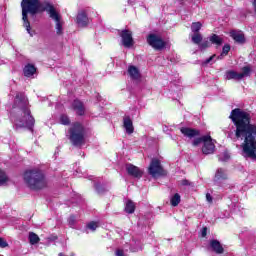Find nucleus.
<instances>
[{
	"instance_id": "17",
	"label": "nucleus",
	"mask_w": 256,
	"mask_h": 256,
	"mask_svg": "<svg viewBox=\"0 0 256 256\" xmlns=\"http://www.w3.org/2000/svg\"><path fill=\"white\" fill-rule=\"evenodd\" d=\"M210 247L212 251L217 255H223V253H225V248H223V245H221V242H219V240H210Z\"/></svg>"
},
{
	"instance_id": "35",
	"label": "nucleus",
	"mask_w": 256,
	"mask_h": 256,
	"mask_svg": "<svg viewBox=\"0 0 256 256\" xmlns=\"http://www.w3.org/2000/svg\"><path fill=\"white\" fill-rule=\"evenodd\" d=\"M200 49H208V47H211V43L209 41L200 42L199 45Z\"/></svg>"
},
{
	"instance_id": "11",
	"label": "nucleus",
	"mask_w": 256,
	"mask_h": 256,
	"mask_svg": "<svg viewBox=\"0 0 256 256\" xmlns=\"http://www.w3.org/2000/svg\"><path fill=\"white\" fill-rule=\"evenodd\" d=\"M180 132L182 133V135H184V137H188V139H194V137L201 136V130L195 128L182 127L180 129Z\"/></svg>"
},
{
	"instance_id": "3",
	"label": "nucleus",
	"mask_w": 256,
	"mask_h": 256,
	"mask_svg": "<svg viewBox=\"0 0 256 256\" xmlns=\"http://www.w3.org/2000/svg\"><path fill=\"white\" fill-rule=\"evenodd\" d=\"M55 5L51 2L41 3V0H22L21 9H22V21L23 27H25L30 37H33L35 31H31V22H29V15L35 17L39 13H48Z\"/></svg>"
},
{
	"instance_id": "43",
	"label": "nucleus",
	"mask_w": 256,
	"mask_h": 256,
	"mask_svg": "<svg viewBox=\"0 0 256 256\" xmlns=\"http://www.w3.org/2000/svg\"><path fill=\"white\" fill-rule=\"evenodd\" d=\"M58 256H65V255H63V253H60Z\"/></svg>"
},
{
	"instance_id": "15",
	"label": "nucleus",
	"mask_w": 256,
	"mask_h": 256,
	"mask_svg": "<svg viewBox=\"0 0 256 256\" xmlns=\"http://www.w3.org/2000/svg\"><path fill=\"white\" fill-rule=\"evenodd\" d=\"M230 37L238 43V45H245L247 39H245V34L241 31L237 32V30H232L230 32Z\"/></svg>"
},
{
	"instance_id": "40",
	"label": "nucleus",
	"mask_w": 256,
	"mask_h": 256,
	"mask_svg": "<svg viewBox=\"0 0 256 256\" xmlns=\"http://www.w3.org/2000/svg\"><path fill=\"white\" fill-rule=\"evenodd\" d=\"M206 200L208 203H213V196H211L209 193H206Z\"/></svg>"
},
{
	"instance_id": "13",
	"label": "nucleus",
	"mask_w": 256,
	"mask_h": 256,
	"mask_svg": "<svg viewBox=\"0 0 256 256\" xmlns=\"http://www.w3.org/2000/svg\"><path fill=\"white\" fill-rule=\"evenodd\" d=\"M126 171L128 175L135 177L136 179H141V177H143V171L133 164H126Z\"/></svg>"
},
{
	"instance_id": "33",
	"label": "nucleus",
	"mask_w": 256,
	"mask_h": 256,
	"mask_svg": "<svg viewBox=\"0 0 256 256\" xmlns=\"http://www.w3.org/2000/svg\"><path fill=\"white\" fill-rule=\"evenodd\" d=\"M229 51H231V45L225 44L222 48L220 57H223L224 55H229Z\"/></svg>"
},
{
	"instance_id": "20",
	"label": "nucleus",
	"mask_w": 256,
	"mask_h": 256,
	"mask_svg": "<svg viewBox=\"0 0 256 256\" xmlns=\"http://www.w3.org/2000/svg\"><path fill=\"white\" fill-rule=\"evenodd\" d=\"M24 77H33L37 73V68L33 64H27L23 69Z\"/></svg>"
},
{
	"instance_id": "6",
	"label": "nucleus",
	"mask_w": 256,
	"mask_h": 256,
	"mask_svg": "<svg viewBox=\"0 0 256 256\" xmlns=\"http://www.w3.org/2000/svg\"><path fill=\"white\" fill-rule=\"evenodd\" d=\"M148 173L154 179H157V177H167V171L161 165V160L157 158H153L151 160L150 165L148 167Z\"/></svg>"
},
{
	"instance_id": "19",
	"label": "nucleus",
	"mask_w": 256,
	"mask_h": 256,
	"mask_svg": "<svg viewBox=\"0 0 256 256\" xmlns=\"http://www.w3.org/2000/svg\"><path fill=\"white\" fill-rule=\"evenodd\" d=\"M225 79H227L228 81H231V79H234L235 81H241V79H243V75L239 74L235 70H228L225 73Z\"/></svg>"
},
{
	"instance_id": "16",
	"label": "nucleus",
	"mask_w": 256,
	"mask_h": 256,
	"mask_svg": "<svg viewBox=\"0 0 256 256\" xmlns=\"http://www.w3.org/2000/svg\"><path fill=\"white\" fill-rule=\"evenodd\" d=\"M128 75L132 81H140L141 80V72L139 68L136 66L130 65L128 66Z\"/></svg>"
},
{
	"instance_id": "24",
	"label": "nucleus",
	"mask_w": 256,
	"mask_h": 256,
	"mask_svg": "<svg viewBox=\"0 0 256 256\" xmlns=\"http://www.w3.org/2000/svg\"><path fill=\"white\" fill-rule=\"evenodd\" d=\"M215 179H217V181L227 180V172H225V169L218 168L216 173H215Z\"/></svg>"
},
{
	"instance_id": "30",
	"label": "nucleus",
	"mask_w": 256,
	"mask_h": 256,
	"mask_svg": "<svg viewBox=\"0 0 256 256\" xmlns=\"http://www.w3.org/2000/svg\"><path fill=\"white\" fill-rule=\"evenodd\" d=\"M60 123L61 125H71V119H69L67 114H62L60 116Z\"/></svg>"
},
{
	"instance_id": "5",
	"label": "nucleus",
	"mask_w": 256,
	"mask_h": 256,
	"mask_svg": "<svg viewBox=\"0 0 256 256\" xmlns=\"http://www.w3.org/2000/svg\"><path fill=\"white\" fill-rule=\"evenodd\" d=\"M69 141L74 145V147H81L85 145V128L83 124L75 122L72 127L68 130Z\"/></svg>"
},
{
	"instance_id": "22",
	"label": "nucleus",
	"mask_w": 256,
	"mask_h": 256,
	"mask_svg": "<svg viewBox=\"0 0 256 256\" xmlns=\"http://www.w3.org/2000/svg\"><path fill=\"white\" fill-rule=\"evenodd\" d=\"M209 41L212 43V45H216V47H221V45H223V38L217 34H212L209 38Z\"/></svg>"
},
{
	"instance_id": "2",
	"label": "nucleus",
	"mask_w": 256,
	"mask_h": 256,
	"mask_svg": "<svg viewBox=\"0 0 256 256\" xmlns=\"http://www.w3.org/2000/svg\"><path fill=\"white\" fill-rule=\"evenodd\" d=\"M12 109H16L17 113L12 116L15 129H28L33 131L35 127V117L31 114V104L25 92H17Z\"/></svg>"
},
{
	"instance_id": "32",
	"label": "nucleus",
	"mask_w": 256,
	"mask_h": 256,
	"mask_svg": "<svg viewBox=\"0 0 256 256\" xmlns=\"http://www.w3.org/2000/svg\"><path fill=\"white\" fill-rule=\"evenodd\" d=\"M239 75H242V79H243V77H248V75H251V67L250 66H244L242 68V72L239 73Z\"/></svg>"
},
{
	"instance_id": "27",
	"label": "nucleus",
	"mask_w": 256,
	"mask_h": 256,
	"mask_svg": "<svg viewBox=\"0 0 256 256\" xmlns=\"http://www.w3.org/2000/svg\"><path fill=\"white\" fill-rule=\"evenodd\" d=\"M94 189L96 193H98V195H103L104 193H107V188H105V186H103L101 183H96L94 185Z\"/></svg>"
},
{
	"instance_id": "7",
	"label": "nucleus",
	"mask_w": 256,
	"mask_h": 256,
	"mask_svg": "<svg viewBox=\"0 0 256 256\" xmlns=\"http://www.w3.org/2000/svg\"><path fill=\"white\" fill-rule=\"evenodd\" d=\"M146 41L152 49L155 51H163L167 47V42L163 40V38L160 35H157L155 33H150L146 37Z\"/></svg>"
},
{
	"instance_id": "1",
	"label": "nucleus",
	"mask_w": 256,
	"mask_h": 256,
	"mask_svg": "<svg viewBox=\"0 0 256 256\" xmlns=\"http://www.w3.org/2000/svg\"><path fill=\"white\" fill-rule=\"evenodd\" d=\"M229 119L235 126V130L228 132L229 139L237 141L242 139L240 145L246 157L256 159V124L251 123V113L241 108L231 111Z\"/></svg>"
},
{
	"instance_id": "4",
	"label": "nucleus",
	"mask_w": 256,
	"mask_h": 256,
	"mask_svg": "<svg viewBox=\"0 0 256 256\" xmlns=\"http://www.w3.org/2000/svg\"><path fill=\"white\" fill-rule=\"evenodd\" d=\"M23 179L26 187H28L30 191H43V189H47L49 185L47 176L39 169L25 170Z\"/></svg>"
},
{
	"instance_id": "38",
	"label": "nucleus",
	"mask_w": 256,
	"mask_h": 256,
	"mask_svg": "<svg viewBox=\"0 0 256 256\" xmlns=\"http://www.w3.org/2000/svg\"><path fill=\"white\" fill-rule=\"evenodd\" d=\"M75 221H76L75 215H71L68 219L69 225H75Z\"/></svg>"
},
{
	"instance_id": "26",
	"label": "nucleus",
	"mask_w": 256,
	"mask_h": 256,
	"mask_svg": "<svg viewBox=\"0 0 256 256\" xmlns=\"http://www.w3.org/2000/svg\"><path fill=\"white\" fill-rule=\"evenodd\" d=\"M39 241H41V238H39V236L37 234H35V232L29 233L30 245H37V243H39Z\"/></svg>"
},
{
	"instance_id": "36",
	"label": "nucleus",
	"mask_w": 256,
	"mask_h": 256,
	"mask_svg": "<svg viewBox=\"0 0 256 256\" xmlns=\"http://www.w3.org/2000/svg\"><path fill=\"white\" fill-rule=\"evenodd\" d=\"M181 185H183V187H193V184L191 183V181L187 179L181 180Z\"/></svg>"
},
{
	"instance_id": "9",
	"label": "nucleus",
	"mask_w": 256,
	"mask_h": 256,
	"mask_svg": "<svg viewBox=\"0 0 256 256\" xmlns=\"http://www.w3.org/2000/svg\"><path fill=\"white\" fill-rule=\"evenodd\" d=\"M119 35L122 39V45H124L128 49L135 45V41L133 40V32H131V30L124 29L120 31Z\"/></svg>"
},
{
	"instance_id": "41",
	"label": "nucleus",
	"mask_w": 256,
	"mask_h": 256,
	"mask_svg": "<svg viewBox=\"0 0 256 256\" xmlns=\"http://www.w3.org/2000/svg\"><path fill=\"white\" fill-rule=\"evenodd\" d=\"M116 256H125V252L121 249L116 250Z\"/></svg>"
},
{
	"instance_id": "14",
	"label": "nucleus",
	"mask_w": 256,
	"mask_h": 256,
	"mask_svg": "<svg viewBox=\"0 0 256 256\" xmlns=\"http://www.w3.org/2000/svg\"><path fill=\"white\" fill-rule=\"evenodd\" d=\"M76 23L78 27H87V25H89V16H87V12H78L76 16Z\"/></svg>"
},
{
	"instance_id": "37",
	"label": "nucleus",
	"mask_w": 256,
	"mask_h": 256,
	"mask_svg": "<svg viewBox=\"0 0 256 256\" xmlns=\"http://www.w3.org/2000/svg\"><path fill=\"white\" fill-rule=\"evenodd\" d=\"M0 247L1 249H5V247H9V243H7V241H5V239L1 237H0Z\"/></svg>"
},
{
	"instance_id": "18",
	"label": "nucleus",
	"mask_w": 256,
	"mask_h": 256,
	"mask_svg": "<svg viewBox=\"0 0 256 256\" xmlns=\"http://www.w3.org/2000/svg\"><path fill=\"white\" fill-rule=\"evenodd\" d=\"M123 127L126 129V133L128 135H132V133L135 132V127H133V120H131V116H124Z\"/></svg>"
},
{
	"instance_id": "10",
	"label": "nucleus",
	"mask_w": 256,
	"mask_h": 256,
	"mask_svg": "<svg viewBox=\"0 0 256 256\" xmlns=\"http://www.w3.org/2000/svg\"><path fill=\"white\" fill-rule=\"evenodd\" d=\"M71 108L73 111H75L78 117H83L85 115V111H86L85 104L83 103V101L79 100L78 98L73 100L71 104Z\"/></svg>"
},
{
	"instance_id": "34",
	"label": "nucleus",
	"mask_w": 256,
	"mask_h": 256,
	"mask_svg": "<svg viewBox=\"0 0 256 256\" xmlns=\"http://www.w3.org/2000/svg\"><path fill=\"white\" fill-rule=\"evenodd\" d=\"M97 227H99V223L95 221H91L90 223L87 224V229H90V231H96Z\"/></svg>"
},
{
	"instance_id": "31",
	"label": "nucleus",
	"mask_w": 256,
	"mask_h": 256,
	"mask_svg": "<svg viewBox=\"0 0 256 256\" xmlns=\"http://www.w3.org/2000/svg\"><path fill=\"white\" fill-rule=\"evenodd\" d=\"M9 181V177H7V173H5L2 169H0V186L5 185Z\"/></svg>"
},
{
	"instance_id": "12",
	"label": "nucleus",
	"mask_w": 256,
	"mask_h": 256,
	"mask_svg": "<svg viewBox=\"0 0 256 256\" xmlns=\"http://www.w3.org/2000/svg\"><path fill=\"white\" fill-rule=\"evenodd\" d=\"M202 153L203 155H213L215 153V143H213V138L211 136L209 140L204 141Z\"/></svg>"
},
{
	"instance_id": "23",
	"label": "nucleus",
	"mask_w": 256,
	"mask_h": 256,
	"mask_svg": "<svg viewBox=\"0 0 256 256\" xmlns=\"http://www.w3.org/2000/svg\"><path fill=\"white\" fill-rule=\"evenodd\" d=\"M135 209H136L135 202H133V200H128L124 208L125 213H128L129 215H133V213H135Z\"/></svg>"
},
{
	"instance_id": "42",
	"label": "nucleus",
	"mask_w": 256,
	"mask_h": 256,
	"mask_svg": "<svg viewBox=\"0 0 256 256\" xmlns=\"http://www.w3.org/2000/svg\"><path fill=\"white\" fill-rule=\"evenodd\" d=\"M201 235H202V237H207V227L202 228Z\"/></svg>"
},
{
	"instance_id": "8",
	"label": "nucleus",
	"mask_w": 256,
	"mask_h": 256,
	"mask_svg": "<svg viewBox=\"0 0 256 256\" xmlns=\"http://www.w3.org/2000/svg\"><path fill=\"white\" fill-rule=\"evenodd\" d=\"M50 19H53L56 23V34L61 35L63 33V23L61 22V14L57 12V9L54 7L50 8L48 12Z\"/></svg>"
},
{
	"instance_id": "25",
	"label": "nucleus",
	"mask_w": 256,
	"mask_h": 256,
	"mask_svg": "<svg viewBox=\"0 0 256 256\" xmlns=\"http://www.w3.org/2000/svg\"><path fill=\"white\" fill-rule=\"evenodd\" d=\"M170 203L172 207H177L181 203V195H179V193H175L170 199Z\"/></svg>"
},
{
	"instance_id": "29",
	"label": "nucleus",
	"mask_w": 256,
	"mask_h": 256,
	"mask_svg": "<svg viewBox=\"0 0 256 256\" xmlns=\"http://www.w3.org/2000/svg\"><path fill=\"white\" fill-rule=\"evenodd\" d=\"M201 27H203L201 22H193L191 26L192 33H199V31H201Z\"/></svg>"
},
{
	"instance_id": "21",
	"label": "nucleus",
	"mask_w": 256,
	"mask_h": 256,
	"mask_svg": "<svg viewBox=\"0 0 256 256\" xmlns=\"http://www.w3.org/2000/svg\"><path fill=\"white\" fill-rule=\"evenodd\" d=\"M211 139V135H204L202 137H197L192 141L193 147H199L201 143H205V141H209Z\"/></svg>"
},
{
	"instance_id": "28",
	"label": "nucleus",
	"mask_w": 256,
	"mask_h": 256,
	"mask_svg": "<svg viewBox=\"0 0 256 256\" xmlns=\"http://www.w3.org/2000/svg\"><path fill=\"white\" fill-rule=\"evenodd\" d=\"M201 41H203L201 33H194L192 35V43H194V45H201Z\"/></svg>"
},
{
	"instance_id": "39",
	"label": "nucleus",
	"mask_w": 256,
	"mask_h": 256,
	"mask_svg": "<svg viewBox=\"0 0 256 256\" xmlns=\"http://www.w3.org/2000/svg\"><path fill=\"white\" fill-rule=\"evenodd\" d=\"M215 57H217V55L213 54L212 56H210L208 59H206L204 61V65H209V62L212 61L213 59H215Z\"/></svg>"
},
{
	"instance_id": "44",
	"label": "nucleus",
	"mask_w": 256,
	"mask_h": 256,
	"mask_svg": "<svg viewBox=\"0 0 256 256\" xmlns=\"http://www.w3.org/2000/svg\"><path fill=\"white\" fill-rule=\"evenodd\" d=\"M218 59H221V56H218Z\"/></svg>"
}]
</instances>
